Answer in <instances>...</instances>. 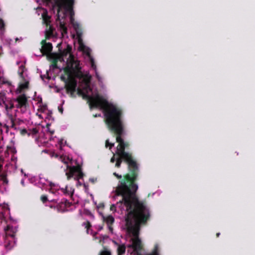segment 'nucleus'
Listing matches in <instances>:
<instances>
[{
    "label": "nucleus",
    "instance_id": "nucleus-4",
    "mask_svg": "<svg viewBox=\"0 0 255 255\" xmlns=\"http://www.w3.org/2000/svg\"><path fill=\"white\" fill-rule=\"evenodd\" d=\"M67 168L68 169V171L66 173V175L68 180H69L75 175H76L74 178L75 179L78 180L80 179H82L84 176L82 170L81 165L79 164L73 166H69L67 165Z\"/></svg>",
    "mask_w": 255,
    "mask_h": 255
},
{
    "label": "nucleus",
    "instance_id": "nucleus-42",
    "mask_svg": "<svg viewBox=\"0 0 255 255\" xmlns=\"http://www.w3.org/2000/svg\"><path fill=\"white\" fill-rule=\"evenodd\" d=\"M58 110L62 114L63 113V108H60V107H58Z\"/></svg>",
    "mask_w": 255,
    "mask_h": 255
},
{
    "label": "nucleus",
    "instance_id": "nucleus-19",
    "mask_svg": "<svg viewBox=\"0 0 255 255\" xmlns=\"http://www.w3.org/2000/svg\"><path fill=\"white\" fill-rule=\"evenodd\" d=\"M121 196L123 197V196H122V195H121ZM123 203H124V205H125L126 207H127V206H126V205L125 204V202H124V201H123V199H122V200L120 201L119 202H118V203H117V205H114V204L112 205H111V210H112V211L115 210H116V206H117V205H119L120 206H121V205H122L123 204ZM126 210H127V211L128 212V210H127V207H126ZM128 213H127V214H128Z\"/></svg>",
    "mask_w": 255,
    "mask_h": 255
},
{
    "label": "nucleus",
    "instance_id": "nucleus-31",
    "mask_svg": "<svg viewBox=\"0 0 255 255\" xmlns=\"http://www.w3.org/2000/svg\"><path fill=\"white\" fill-rule=\"evenodd\" d=\"M117 155L116 152L115 153H113V156L111 158L110 162L112 163H114L115 161H116V156Z\"/></svg>",
    "mask_w": 255,
    "mask_h": 255
},
{
    "label": "nucleus",
    "instance_id": "nucleus-25",
    "mask_svg": "<svg viewBox=\"0 0 255 255\" xmlns=\"http://www.w3.org/2000/svg\"><path fill=\"white\" fill-rule=\"evenodd\" d=\"M114 146V143H111L109 142L108 139L106 140L105 146L107 147H109V149H111Z\"/></svg>",
    "mask_w": 255,
    "mask_h": 255
},
{
    "label": "nucleus",
    "instance_id": "nucleus-47",
    "mask_svg": "<svg viewBox=\"0 0 255 255\" xmlns=\"http://www.w3.org/2000/svg\"><path fill=\"white\" fill-rule=\"evenodd\" d=\"M90 181L92 182V183H94L95 180L94 179H90Z\"/></svg>",
    "mask_w": 255,
    "mask_h": 255
},
{
    "label": "nucleus",
    "instance_id": "nucleus-33",
    "mask_svg": "<svg viewBox=\"0 0 255 255\" xmlns=\"http://www.w3.org/2000/svg\"><path fill=\"white\" fill-rule=\"evenodd\" d=\"M113 175L116 177L118 179H121L120 180H121L122 179V175H119L118 173H117L116 172H114L113 173Z\"/></svg>",
    "mask_w": 255,
    "mask_h": 255
},
{
    "label": "nucleus",
    "instance_id": "nucleus-43",
    "mask_svg": "<svg viewBox=\"0 0 255 255\" xmlns=\"http://www.w3.org/2000/svg\"><path fill=\"white\" fill-rule=\"evenodd\" d=\"M27 85H28V83H25L24 84H23L22 85V88H26L27 87Z\"/></svg>",
    "mask_w": 255,
    "mask_h": 255
},
{
    "label": "nucleus",
    "instance_id": "nucleus-5",
    "mask_svg": "<svg viewBox=\"0 0 255 255\" xmlns=\"http://www.w3.org/2000/svg\"><path fill=\"white\" fill-rule=\"evenodd\" d=\"M47 3H54V4L58 7V12H59L63 3H64L65 8L70 12L73 11V5L74 4V0H43Z\"/></svg>",
    "mask_w": 255,
    "mask_h": 255
},
{
    "label": "nucleus",
    "instance_id": "nucleus-45",
    "mask_svg": "<svg viewBox=\"0 0 255 255\" xmlns=\"http://www.w3.org/2000/svg\"><path fill=\"white\" fill-rule=\"evenodd\" d=\"M61 44H62V43L61 42V43H58L57 46L59 48V50L60 51H61V50L60 49V48L61 46Z\"/></svg>",
    "mask_w": 255,
    "mask_h": 255
},
{
    "label": "nucleus",
    "instance_id": "nucleus-35",
    "mask_svg": "<svg viewBox=\"0 0 255 255\" xmlns=\"http://www.w3.org/2000/svg\"><path fill=\"white\" fill-rule=\"evenodd\" d=\"M10 123H11V128H14V126H15L14 121L12 117L10 119Z\"/></svg>",
    "mask_w": 255,
    "mask_h": 255
},
{
    "label": "nucleus",
    "instance_id": "nucleus-2",
    "mask_svg": "<svg viewBox=\"0 0 255 255\" xmlns=\"http://www.w3.org/2000/svg\"><path fill=\"white\" fill-rule=\"evenodd\" d=\"M125 205L128 212L125 218L127 230L133 236L130 246L138 253L142 249V243L139 238L140 226L146 223L150 213L144 203L139 201L129 203V205Z\"/></svg>",
    "mask_w": 255,
    "mask_h": 255
},
{
    "label": "nucleus",
    "instance_id": "nucleus-28",
    "mask_svg": "<svg viewBox=\"0 0 255 255\" xmlns=\"http://www.w3.org/2000/svg\"><path fill=\"white\" fill-rule=\"evenodd\" d=\"M40 199L43 203H45L48 201L47 197L45 195H42L40 197Z\"/></svg>",
    "mask_w": 255,
    "mask_h": 255
},
{
    "label": "nucleus",
    "instance_id": "nucleus-30",
    "mask_svg": "<svg viewBox=\"0 0 255 255\" xmlns=\"http://www.w3.org/2000/svg\"><path fill=\"white\" fill-rule=\"evenodd\" d=\"M60 79L61 81L64 82L65 84L69 81V77L66 78L65 76L62 75L60 77Z\"/></svg>",
    "mask_w": 255,
    "mask_h": 255
},
{
    "label": "nucleus",
    "instance_id": "nucleus-21",
    "mask_svg": "<svg viewBox=\"0 0 255 255\" xmlns=\"http://www.w3.org/2000/svg\"><path fill=\"white\" fill-rule=\"evenodd\" d=\"M0 179L3 182V183L7 184L8 182V181L7 179V175L5 173H2L0 175Z\"/></svg>",
    "mask_w": 255,
    "mask_h": 255
},
{
    "label": "nucleus",
    "instance_id": "nucleus-54",
    "mask_svg": "<svg viewBox=\"0 0 255 255\" xmlns=\"http://www.w3.org/2000/svg\"><path fill=\"white\" fill-rule=\"evenodd\" d=\"M80 90H78V93H80Z\"/></svg>",
    "mask_w": 255,
    "mask_h": 255
},
{
    "label": "nucleus",
    "instance_id": "nucleus-53",
    "mask_svg": "<svg viewBox=\"0 0 255 255\" xmlns=\"http://www.w3.org/2000/svg\"><path fill=\"white\" fill-rule=\"evenodd\" d=\"M220 235V234L219 233H217V234H216L217 237H219Z\"/></svg>",
    "mask_w": 255,
    "mask_h": 255
},
{
    "label": "nucleus",
    "instance_id": "nucleus-40",
    "mask_svg": "<svg viewBox=\"0 0 255 255\" xmlns=\"http://www.w3.org/2000/svg\"><path fill=\"white\" fill-rule=\"evenodd\" d=\"M63 190V192L64 194H68L67 189V187H66L65 189H62Z\"/></svg>",
    "mask_w": 255,
    "mask_h": 255
},
{
    "label": "nucleus",
    "instance_id": "nucleus-34",
    "mask_svg": "<svg viewBox=\"0 0 255 255\" xmlns=\"http://www.w3.org/2000/svg\"><path fill=\"white\" fill-rule=\"evenodd\" d=\"M91 67L93 69H95L96 68V66L94 63V60L92 59L91 60Z\"/></svg>",
    "mask_w": 255,
    "mask_h": 255
},
{
    "label": "nucleus",
    "instance_id": "nucleus-32",
    "mask_svg": "<svg viewBox=\"0 0 255 255\" xmlns=\"http://www.w3.org/2000/svg\"><path fill=\"white\" fill-rule=\"evenodd\" d=\"M4 216L2 212H0V222L2 223V222L4 220Z\"/></svg>",
    "mask_w": 255,
    "mask_h": 255
},
{
    "label": "nucleus",
    "instance_id": "nucleus-17",
    "mask_svg": "<svg viewBox=\"0 0 255 255\" xmlns=\"http://www.w3.org/2000/svg\"><path fill=\"white\" fill-rule=\"evenodd\" d=\"M7 98L4 92H0V106L3 107V104L6 100Z\"/></svg>",
    "mask_w": 255,
    "mask_h": 255
},
{
    "label": "nucleus",
    "instance_id": "nucleus-56",
    "mask_svg": "<svg viewBox=\"0 0 255 255\" xmlns=\"http://www.w3.org/2000/svg\"><path fill=\"white\" fill-rule=\"evenodd\" d=\"M0 168H2V166L1 165L0 166Z\"/></svg>",
    "mask_w": 255,
    "mask_h": 255
},
{
    "label": "nucleus",
    "instance_id": "nucleus-36",
    "mask_svg": "<svg viewBox=\"0 0 255 255\" xmlns=\"http://www.w3.org/2000/svg\"><path fill=\"white\" fill-rule=\"evenodd\" d=\"M61 28L64 33H67V29L63 24H61Z\"/></svg>",
    "mask_w": 255,
    "mask_h": 255
},
{
    "label": "nucleus",
    "instance_id": "nucleus-22",
    "mask_svg": "<svg viewBox=\"0 0 255 255\" xmlns=\"http://www.w3.org/2000/svg\"><path fill=\"white\" fill-rule=\"evenodd\" d=\"M73 27L74 28V29H75L76 31V33H77V35L78 37H80L81 36V33L79 32V27H80V26L79 25V24L76 23H73Z\"/></svg>",
    "mask_w": 255,
    "mask_h": 255
},
{
    "label": "nucleus",
    "instance_id": "nucleus-18",
    "mask_svg": "<svg viewBox=\"0 0 255 255\" xmlns=\"http://www.w3.org/2000/svg\"><path fill=\"white\" fill-rule=\"evenodd\" d=\"M104 220L108 225H111L114 222V218L112 216H109L107 217H104Z\"/></svg>",
    "mask_w": 255,
    "mask_h": 255
},
{
    "label": "nucleus",
    "instance_id": "nucleus-16",
    "mask_svg": "<svg viewBox=\"0 0 255 255\" xmlns=\"http://www.w3.org/2000/svg\"><path fill=\"white\" fill-rule=\"evenodd\" d=\"M61 56H59L58 57H50V55H49V58L52 59V67L53 69H59V67L57 65V62L58 61V59L61 58Z\"/></svg>",
    "mask_w": 255,
    "mask_h": 255
},
{
    "label": "nucleus",
    "instance_id": "nucleus-10",
    "mask_svg": "<svg viewBox=\"0 0 255 255\" xmlns=\"http://www.w3.org/2000/svg\"><path fill=\"white\" fill-rule=\"evenodd\" d=\"M14 101H15L14 99H6L3 104V107H4L6 111H8V110H11L14 107Z\"/></svg>",
    "mask_w": 255,
    "mask_h": 255
},
{
    "label": "nucleus",
    "instance_id": "nucleus-6",
    "mask_svg": "<svg viewBox=\"0 0 255 255\" xmlns=\"http://www.w3.org/2000/svg\"><path fill=\"white\" fill-rule=\"evenodd\" d=\"M77 86V81L73 77L69 76V81L65 84L67 93L70 94V97H75V92Z\"/></svg>",
    "mask_w": 255,
    "mask_h": 255
},
{
    "label": "nucleus",
    "instance_id": "nucleus-9",
    "mask_svg": "<svg viewBox=\"0 0 255 255\" xmlns=\"http://www.w3.org/2000/svg\"><path fill=\"white\" fill-rule=\"evenodd\" d=\"M52 44L50 42H48L46 45L42 47L40 49V51L43 55H50L51 54V52L52 50Z\"/></svg>",
    "mask_w": 255,
    "mask_h": 255
},
{
    "label": "nucleus",
    "instance_id": "nucleus-27",
    "mask_svg": "<svg viewBox=\"0 0 255 255\" xmlns=\"http://www.w3.org/2000/svg\"><path fill=\"white\" fill-rule=\"evenodd\" d=\"M100 255H111V253L110 251L105 249V250L102 251Z\"/></svg>",
    "mask_w": 255,
    "mask_h": 255
},
{
    "label": "nucleus",
    "instance_id": "nucleus-23",
    "mask_svg": "<svg viewBox=\"0 0 255 255\" xmlns=\"http://www.w3.org/2000/svg\"><path fill=\"white\" fill-rule=\"evenodd\" d=\"M59 56H61V58L58 59V61H64V56L61 54H56V53H51L50 54V57H58Z\"/></svg>",
    "mask_w": 255,
    "mask_h": 255
},
{
    "label": "nucleus",
    "instance_id": "nucleus-3",
    "mask_svg": "<svg viewBox=\"0 0 255 255\" xmlns=\"http://www.w3.org/2000/svg\"><path fill=\"white\" fill-rule=\"evenodd\" d=\"M81 69L80 61L75 60L73 55L70 54V58L67 61L66 66L63 69L65 73L69 76L73 74L78 78L83 77L84 75L81 71Z\"/></svg>",
    "mask_w": 255,
    "mask_h": 255
},
{
    "label": "nucleus",
    "instance_id": "nucleus-15",
    "mask_svg": "<svg viewBox=\"0 0 255 255\" xmlns=\"http://www.w3.org/2000/svg\"><path fill=\"white\" fill-rule=\"evenodd\" d=\"M72 50V47L69 44L67 45V47L66 49H64L63 51H60V54H61L64 57H66L68 54H69V56H70V54H72L71 53ZM70 58V57H69Z\"/></svg>",
    "mask_w": 255,
    "mask_h": 255
},
{
    "label": "nucleus",
    "instance_id": "nucleus-49",
    "mask_svg": "<svg viewBox=\"0 0 255 255\" xmlns=\"http://www.w3.org/2000/svg\"><path fill=\"white\" fill-rule=\"evenodd\" d=\"M4 127L6 129L8 128V127L6 125H4Z\"/></svg>",
    "mask_w": 255,
    "mask_h": 255
},
{
    "label": "nucleus",
    "instance_id": "nucleus-12",
    "mask_svg": "<svg viewBox=\"0 0 255 255\" xmlns=\"http://www.w3.org/2000/svg\"><path fill=\"white\" fill-rule=\"evenodd\" d=\"M118 246L117 254L118 255H123L126 252V247L125 244L119 245L117 242H114Z\"/></svg>",
    "mask_w": 255,
    "mask_h": 255
},
{
    "label": "nucleus",
    "instance_id": "nucleus-46",
    "mask_svg": "<svg viewBox=\"0 0 255 255\" xmlns=\"http://www.w3.org/2000/svg\"><path fill=\"white\" fill-rule=\"evenodd\" d=\"M109 226V229L110 231H112L113 230V228L111 226V225H108Z\"/></svg>",
    "mask_w": 255,
    "mask_h": 255
},
{
    "label": "nucleus",
    "instance_id": "nucleus-1",
    "mask_svg": "<svg viewBox=\"0 0 255 255\" xmlns=\"http://www.w3.org/2000/svg\"><path fill=\"white\" fill-rule=\"evenodd\" d=\"M84 96L88 100L90 109L100 108L103 111L105 123L109 129L116 135V141L119 144L116 150L118 157L115 167L120 168L123 161L128 165L129 173L125 174L123 179L119 181L116 189V195L123 196V201L125 204L129 205V203L138 201L135 195L138 186L135 182L137 178L139 169L132 153L125 151L126 148L129 147V143L122 138L125 132L122 109L109 103L107 100L98 94L94 96L87 95Z\"/></svg>",
    "mask_w": 255,
    "mask_h": 255
},
{
    "label": "nucleus",
    "instance_id": "nucleus-14",
    "mask_svg": "<svg viewBox=\"0 0 255 255\" xmlns=\"http://www.w3.org/2000/svg\"><path fill=\"white\" fill-rule=\"evenodd\" d=\"M43 20L44 23L46 25L47 27L50 25V17L48 15L47 11L46 10L42 14Z\"/></svg>",
    "mask_w": 255,
    "mask_h": 255
},
{
    "label": "nucleus",
    "instance_id": "nucleus-44",
    "mask_svg": "<svg viewBox=\"0 0 255 255\" xmlns=\"http://www.w3.org/2000/svg\"><path fill=\"white\" fill-rule=\"evenodd\" d=\"M20 183L23 186H24V180L23 179L21 180Z\"/></svg>",
    "mask_w": 255,
    "mask_h": 255
},
{
    "label": "nucleus",
    "instance_id": "nucleus-26",
    "mask_svg": "<svg viewBox=\"0 0 255 255\" xmlns=\"http://www.w3.org/2000/svg\"><path fill=\"white\" fill-rule=\"evenodd\" d=\"M5 29V24L3 20L0 19V30L3 31Z\"/></svg>",
    "mask_w": 255,
    "mask_h": 255
},
{
    "label": "nucleus",
    "instance_id": "nucleus-48",
    "mask_svg": "<svg viewBox=\"0 0 255 255\" xmlns=\"http://www.w3.org/2000/svg\"><path fill=\"white\" fill-rule=\"evenodd\" d=\"M96 76H97V79H98V80H99V81H100V77L98 75V74H96Z\"/></svg>",
    "mask_w": 255,
    "mask_h": 255
},
{
    "label": "nucleus",
    "instance_id": "nucleus-39",
    "mask_svg": "<svg viewBox=\"0 0 255 255\" xmlns=\"http://www.w3.org/2000/svg\"><path fill=\"white\" fill-rule=\"evenodd\" d=\"M27 133V131L26 129L24 128V129H22L21 130V133L22 134V135H24L26 133Z\"/></svg>",
    "mask_w": 255,
    "mask_h": 255
},
{
    "label": "nucleus",
    "instance_id": "nucleus-20",
    "mask_svg": "<svg viewBox=\"0 0 255 255\" xmlns=\"http://www.w3.org/2000/svg\"><path fill=\"white\" fill-rule=\"evenodd\" d=\"M25 70V67L24 65H21L19 66L18 73L20 77L22 78L23 77V74Z\"/></svg>",
    "mask_w": 255,
    "mask_h": 255
},
{
    "label": "nucleus",
    "instance_id": "nucleus-11",
    "mask_svg": "<svg viewBox=\"0 0 255 255\" xmlns=\"http://www.w3.org/2000/svg\"><path fill=\"white\" fill-rule=\"evenodd\" d=\"M54 28L50 25H48L45 31V37L46 39H49L53 36Z\"/></svg>",
    "mask_w": 255,
    "mask_h": 255
},
{
    "label": "nucleus",
    "instance_id": "nucleus-37",
    "mask_svg": "<svg viewBox=\"0 0 255 255\" xmlns=\"http://www.w3.org/2000/svg\"><path fill=\"white\" fill-rule=\"evenodd\" d=\"M38 131L36 128H32V129L31 130V132H32V134H36V133H38Z\"/></svg>",
    "mask_w": 255,
    "mask_h": 255
},
{
    "label": "nucleus",
    "instance_id": "nucleus-38",
    "mask_svg": "<svg viewBox=\"0 0 255 255\" xmlns=\"http://www.w3.org/2000/svg\"><path fill=\"white\" fill-rule=\"evenodd\" d=\"M48 42H46V39L42 40L41 42V44L42 45V47H43L44 45H46Z\"/></svg>",
    "mask_w": 255,
    "mask_h": 255
},
{
    "label": "nucleus",
    "instance_id": "nucleus-41",
    "mask_svg": "<svg viewBox=\"0 0 255 255\" xmlns=\"http://www.w3.org/2000/svg\"><path fill=\"white\" fill-rule=\"evenodd\" d=\"M7 148H9L11 150V151L14 153L16 152L15 149L14 148H13L12 147H9L7 146Z\"/></svg>",
    "mask_w": 255,
    "mask_h": 255
},
{
    "label": "nucleus",
    "instance_id": "nucleus-29",
    "mask_svg": "<svg viewBox=\"0 0 255 255\" xmlns=\"http://www.w3.org/2000/svg\"><path fill=\"white\" fill-rule=\"evenodd\" d=\"M84 77L86 84H89L91 81V76L88 75H85Z\"/></svg>",
    "mask_w": 255,
    "mask_h": 255
},
{
    "label": "nucleus",
    "instance_id": "nucleus-8",
    "mask_svg": "<svg viewBox=\"0 0 255 255\" xmlns=\"http://www.w3.org/2000/svg\"><path fill=\"white\" fill-rule=\"evenodd\" d=\"M71 205V203L66 199L62 200V201L57 205L56 208L59 212H64L66 211L67 208Z\"/></svg>",
    "mask_w": 255,
    "mask_h": 255
},
{
    "label": "nucleus",
    "instance_id": "nucleus-51",
    "mask_svg": "<svg viewBox=\"0 0 255 255\" xmlns=\"http://www.w3.org/2000/svg\"><path fill=\"white\" fill-rule=\"evenodd\" d=\"M49 131H50V132L51 133V134H53L54 133V130H52V131L49 130Z\"/></svg>",
    "mask_w": 255,
    "mask_h": 255
},
{
    "label": "nucleus",
    "instance_id": "nucleus-7",
    "mask_svg": "<svg viewBox=\"0 0 255 255\" xmlns=\"http://www.w3.org/2000/svg\"><path fill=\"white\" fill-rule=\"evenodd\" d=\"M14 101L17 103L15 107L18 109L25 108L28 106L27 98L25 94L19 95Z\"/></svg>",
    "mask_w": 255,
    "mask_h": 255
},
{
    "label": "nucleus",
    "instance_id": "nucleus-50",
    "mask_svg": "<svg viewBox=\"0 0 255 255\" xmlns=\"http://www.w3.org/2000/svg\"><path fill=\"white\" fill-rule=\"evenodd\" d=\"M50 186L51 187H53V186H54V184L53 183H50Z\"/></svg>",
    "mask_w": 255,
    "mask_h": 255
},
{
    "label": "nucleus",
    "instance_id": "nucleus-13",
    "mask_svg": "<svg viewBox=\"0 0 255 255\" xmlns=\"http://www.w3.org/2000/svg\"><path fill=\"white\" fill-rule=\"evenodd\" d=\"M5 231L7 235L10 236L12 238H14L15 236V231L12 227L8 225L5 229Z\"/></svg>",
    "mask_w": 255,
    "mask_h": 255
},
{
    "label": "nucleus",
    "instance_id": "nucleus-24",
    "mask_svg": "<svg viewBox=\"0 0 255 255\" xmlns=\"http://www.w3.org/2000/svg\"><path fill=\"white\" fill-rule=\"evenodd\" d=\"M82 225L87 229V232L88 233V230L91 227L92 225L89 221H87L82 224Z\"/></svg>",
    "mask_w": 255,
    "mask_h": 255
},
{
    "label": "nucleus",
    "instance_id": "nucleus-55",
    "mask_svg": "<svg viewBox=\"0 0 255 255\" xmlns=\"http://www.w3.org/2000/svg\"><path fill=\"white\" fill-rule=\"evenodd\" d=\"M2 126V124L0 123V127Z\"/></svg>",
    "mask_w": 255,
    "mask_h": 255
},
{
    "label": "nucleus",
    "instance_id": "nucleus-52",
    "mask_svg": "<svg viewBox=\"0 0 255 255\" xmlns=\"http://www.w3.org/2000/svg\"><path fill=\"white\" fill-rule=\"evenodd\" d=\"M100 116H101V115H100V114H99V115H95L94 116V117H100Z\"/></svg>",
    "mask_w": 255,
    "mask_h": 255
}]
</instances>
